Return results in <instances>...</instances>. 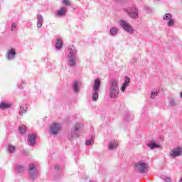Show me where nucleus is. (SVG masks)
<instances>
[{"label": "nucleus", "mask_w": 182, "mask_h": 182, "mask_svg": "<svg viewBox=\"0 0 182 182\" xmlns=\"http://www.w3.org/2000/svg\"><path fill=\"white\" fill-rule=\"evenodd\" d=\"M135 170L139 171V173H146L147 171V168L149 164H146L143 161H139L138 163L134 164Z\"/></svg>", "instance_id": "obj_1"}, {"label": "nucleus", "mask_w": 182, "mask_h": 182, "mask_svg": "<svg viewBox=\"0 0 182 182\" xmlns=\"http://www.w3.org/2000/svg\"><path fill=\"white\" fill-rule=\"evenodd\" d=\"M60 130H62V127H60V124L53 123L50 125V133L51 134L56 135L59 132H60Z\"/></svg>", "instance_id": "obj_2"}, {"label": "nucleus", "mask_w": 182, "mask_h": 182, "mask_svg": "<svg viewBox=\"0 0 182 182\" xmlns=\"http://www.w3.org/2000/svg\"><path fill=\"white\" fill-rule=\"evenodd\" d=\"M169 156H171V157H172L173 159H176V157L182 156V148L178 147L173 149L171 151Z\"/></svg>", "instance_id": "obj_3"}, {"label": "nucleus", "mask_w": 182, "mask_h": 182, "mask_svg": "<svg viewBox=\"0 0 182 182\" xmlns=\"http://www.w3.org/2000/svg\"><path fill=\"white\" fill-rule=\"evenodd\" d=\"M119 22L126 32H128L129 33H134V31H133V27H132L129 23H127L123 20H120Z\"/></svg>", "instance_id": "obj_4"}, {"label": "nucleus", "mask_w": 182, "mask_h": 182, "mask_svg": "<svg viewBox=\"0 0 182 182\" xmlns=\"http://www.w3.org/2000/svg\"><path fill=\"white\" fill-rule=\"evenodd\" d=\"M128 15L131 17V18H137L138 16V13H137V9H136V7H134L132 9H129L127 11Z\"/></svg>", "instance_id": "obj_5"}, {"label": "nucleus", "mask_w": 182, "mask_h": 182, "mask_svg": "<svg viewBox=\"0 0 182 182\" xmlns=\"http://www.w3.org/2000/svg\"><path fill=\"white\" fill-rule=\"evenodd\" d=\"M129 85H130V77H126L124 79V82L121 87V90L122 92H124V90H126V87H127Z\"/></svg>", "instance_id": "obj_6"}, {"label": "nucleus", "mask_w": 182, "mask_h": 182, "mask_svg": "<svg viewBox=\"0 0 182 182\" xmlns=\"http://www.w3.org/2000/svg\"><path fill=\"white\" fill-rule=\"evenodd\" d=\"M36 140V136H35V134H31V135L28 136V141L30 146H35Z\"/></svg>", "instance_id": "obj_7"}, {"label": "nucleus", "mask_w": 182, "mask_h": 182, "mask_svg": "<svg viewBox=\"0 0 182 182\" xmlns=\"http://www.w3.org/2000/svg\"><path fill=\"white\" fill-rule=\"evenodd\" d=\"M100 87V80L97 78V80H95L93 90H95V92H97Z\"/></svg>", "instance_id": "obj_8"}, {"label": "nucleus", "mask_w": 182, "mask_h": 182, "mask_svg": "<svg viewBox=\"0 0 182 182\" xmlns=\"http://www.w3.org/2000/svg\"><path fill=\"white\" fill-rule=\"evenodd\" d=\"M66 8L65 7H61L58 11V16H65L66 15Z\"/></svg>", "instance_id": "obj_9"}, {"label": "nucleus", "mask_w": 182, "mask_h": 182, "mask_svg": "<svg viewBox=\"0 0 182 182\" xmlns=\"http://www.w3.org/2000/svg\"><path fill=\"white\" fill-rule=\"evenodd\" d=\"M80 128V126L79 124L75 125V131L71 133V139H75V137H79L77 134H76V132L79 130Z\"/></svg>", "instance_id": "obj_10"}, {"label": "nucleus", "mask_w": 182, "mask_h": 182, "mask_svg": "<svg viewBox=\"0 0 182 182\" xmlns=\"http://www.w3.org/2000/svg\"><path fill=\"white\" fill-rule=\"evenodd\" d=\"M118 95H119V90L110 89V96H111V97L114 99V97H117Z\"/></svg>", "instance_id": "obj_11"}, {"label": "nucleus", "mask_w": 182, "mask_h": 182, "mask_svg": "<svg viewBox=\"0 0 182 182\" xmlns=\"http://www.w3.org/2000/svg\"><path fill=\"white\" fill-rule=\"evenodd\" d=\"M11 106V104H8L6 102L0 103V109H1L2 110H5V109H9Z\"/></svg>", "instance_id": "obj_12"}, {"label": "nucleus", "mask_w": 182, "mask_h": 182, "mask_svg": "<svg viewBox=\"0 0 182 182\" xmlns=\"http://www.w3.org/2000/svg\"><path fill=\"white\" fill-rule=\"evenodd\" d=\"M119 83L117 82V80H113L112 81L110 89L118 90V87H117Z\"/></svg>", "instance_id": "obj_13"}, {"label": "nucleus", "mask_w": 182, "mask_h": 182, "mask_svg": "<svg viewBox=\"0 0 182 182\" xmlns=\"http://www.w3.org/2000/svg\"><path fill=\"white\" fill-rule=\"evenodd\" d=\"M63 45V43H62V41L60 39H58L55 43L56 49H62Z\"/></svg>", "instance_id": "obj_14"}, {"label": "nucleus", "mask_w": 182, "mask_h": 182, "mask_svg": "<svg viewBox=\"0 0 182 182\" xmlns=\"http://www.w3.org/2000/svg\"><path fill=\"white\" fill-rule=\"evenodd\" d=\"M38 22H37V26L38 28H41L42 27V23L43 21V18L42 17V16H38Z\"/></svg>", "instance_id": "obj_15"}, {"label": "nucleus", "mask_w": 182, "mask_h": 182, "mask_svg": "<svg viewBox=\"0 0 182 182\" xmlns=\"http://www.w3.org/2000/svg\"><path fill=\"white\" fill-rule=\"evenodd\" d=\"M117 32H119V29L116 27H112L111 29H110V31H109V33L110 35H117Z\"/></svg>", "instance_id": "obj_16"}, {"label": "nucleus", "mask_w": 182, "mask_h": 182, "mask_svg": "<svg viewBox=\"0 0 182 182\" xmlns=\"http://www.w3.org/2000/svg\"><path fill=\"white\" fill-rule=\"evenodd\" d=\"M117 146H119V143L115 142L114 144H113V142H111L109 145V150H113L114 149H116Z\"/></svg>", "instance_id": "obj_17"}, {"label": "nucleus", "mask_w": 182, "mask_h": 182, "mask_svg": "<svg viewBox=\"0 0 182 182\" xmlns=\"http://www.w3.org/2000/svg\"><path fill=\"white\" fill-rule=\"evenodd\" d=\"M78 85H79V82L75 80L73 85V89L75 93H77V92H79V87H77Z\"/></svg>", "instance_id": "obj_18"}, {"label": "nucleus", "mask_w": 182, "mask_h": 182, "mask_svg": "<svg viewBox=\"0 0 182 182\" xmlns=\"http://www.w3.org/2000/svg\"><path fill=\"white\" fill-rule=\"evenodd\" d=\"M68 64L70 66H75V65H76V62L75 61V57H70Z\"/></svg>", "instance_id": "obj_19"}, {"label": "nucleus", "mask_w": 182, "mask_h": 182, "mask_svg": "<svg viewBox=\"0 0 182 182\" xmlns=\"http://www.w3.org/2000/svg\"><path fill=\"white\" fill-rule=\"evenodd\" d=\"M11 55H12V56H15L16 55V53H15V50H10L8 53V60H11V58L9 56H11Z\"/></svg>", "instance_id": "obj_20"}, {"label": "nucleus", "mask_w": 182, "mask_h": 182, "mask_svg": "<svg viewBox=\"0 0 182 182\" xmlns=\"http://www.w3.org/2000/svg\"><path fill=\"white\" fill-rule=\"evenodd\" d=\"M18 130H19V133L21 134H23L25 133H26V128L25 127H18Z\"/></svg>", "instance_id": "obj_21"}, {"label": "nucleus", "mask_w": 182, "mask_h": 182, "mask_svg": "<svg viewBox=\"0 0 182 182\" xmlns=\"http://www.w3.org/2000/svg\"><path fill=\"white\" fill-rule=\"evenodd\" d=\"M171 18H172L171 14H166L164 16L163 19H164V21H169L170 19H171Z\"/></svg>", "instance_id": "obj_22"}, {"label": "nucleus", "mask_w": 182, "mask_h": 182, "mask_svg": "<svg viewBox=\"0 0 182 182\" xmlns=\"http://www.w3.org/2000/svg\"><path fill=\"white\" fill-rule=\"evenodd\" d=\"M68 52L70 53V58H75V49L72 50V48H69Z\"/></svg>", "instance_id": "obj_23"}, {"label": "nucleus", "mask_w": 182, "mask_h": 182, "mask_svg": "<svg viewBox=\"0 0 182 182\" xmlns=\"http://www.w3.org/2000/svg\"><path fill=\"white\" fill-rule=\"evenodd\" d=\"M148 147H150V149H157L158 147H160V146L153 143V144H148Z\"/></svg>", "instance_id": "obj_24"}, {"label": "nucleus", "mask_w": 182, "mask_h": 182, "mask_svg": "<svg viewBox=\"0 0 182 182\" xmlns=\"http://www.w3.org/2000/svg\"><path fill=\"white\" fill-rule=\"evenodd\" d=\"M99 99V93L97 92H94L92 95V100L93 102H96Z\"/></svg>", "instance_id": "obj_25"}, {"label": "nucleus", "mask_w": 182, "mask_h": 182, "mask_svg": "<svg viewBox=\"0 0 182 182\" xmlns=\"http://www.w3.org/2000/svg\"><path fill=\"white\" fill-rule=\"evenodd\" d=\"M8 151L9 153H14L15 151V146L12 145H9Z\"/></svg>", "instance_id": "obj_26"}, {"label": "nucleus", "mask_w": 182, "mask_h": 182, "mask_svg": "<svg viewBox=\"0 0 182 182\" xmlns=\"http://www.w3.org/2000/svg\"><path fill=\"white\" fill-rule=\"evenodd\" d=\"M36 168V166H35V164H31L28 166V170L30 171H32V170H35Z\"/></svg>", "instance_id": "obj_27"}, {"label": "nucleus", "mask_w": 182, "mask_h": 182, "mask_svg": "<svg viewBox=\"0 0 182 182\" xmlns=\"http://www.w3.org/2000/svg\"><path fill=\"white\" fill-rule=\"evenodd\" d=\"M28 107H21V112H20V114L21 116H22V113H25V112H26Z\"/></svg>", "instance_id": "obj_28"}, {"label": "nucleus", "mask_w": 182, "mask_h": 182, "mask_svg": "<svg viewBox=\"0 0 182 182\" xmlns=\"http://www.w3.org/2000/svg\"><path fill=\"white\" fill-rule=\"evenodd\" d=\"M63 3L64 5H67V6H70L72 5V3L69 0H63Z\"/></svg>", "instance_id": "obj_29"}, {"label": "nucleus", "mask_w": 182, "mask_h": 182, "mask_svg": "<svg viewBox=\"0 0 182 182\" xmlns=\"http://www.w3.org/2000/svg\"><path fill=\"white\" fill-rule=\"evenodd\" d=\"M158 93H159V92H157V91L152 92L151 94V98L154 99V97H156V96H157Z\"/></svg>", "instance_id": "obj_30"}, {"label": "nucleus", "mask_w": 182, "mask_h": 182, "mask_svg": "<svg viewBox=\"0 0 182 182\" xmlns=\"http://www.w3.org/2000/svg\"><path fill=\"white\" fill-rule=\"evenodd\" d=\"M173 25H174V20H173V18H171L168 21V26H173Z\"/></svg>", "instance_id": "obj_31"}, {"label": "nucleus", "mask_w": 182, "mask_h": 182, "mask_svg": "<svg viewBox=\"0 0 182 182\" xmlns=\"http://www.w3.org/2000/svg\"><path fill=\"white\" fill-rule=\"evenodd\" d=\"M87 146H89L90 144H93V139H91L90 141H86Z\"/></svg>", "instance_id": "obj_32"}, {"label": "nucleus", "mask_w": 182, "mask_h": 182, "mask_svg": "<svg viewBox=\"0 0 182 182\" xmlns=\"http://www.w3.org/2000/svg\"><path fill=\"white\" fill-rule=\"evenodd\" d=\"M15 29H16V24L13 23L11 26V31H15Z\"/></svg>", "instance_id": "obj_33"}, {"label": "nucleus", "mask_w": 182, "mask_h": 182, "mask_svg": "<svg viewBox=\"0 0 182 182\" xmlns=\"http://www.w3.org/2000/svg\"><path fill=\"white\" fill-rule=\"evenodd\" d=\"M165 181H166V182H170V181H171L170 178H165Z\"/></svg>", "instance_id": "obj_34"}, {"label": "nucleus", "mask_w": 182, "mask_h": 182, "mask_svg": "<svg viewBox=\"0 0 182 182\" xmlns=\"http://www.w3.org/2000/svg\"><path fill=\"white\" fill-rule=\"evenodd\" d=\"M55 170H59V165H55Z\"/></svg>", "instance_id": "obj_35"}, {"label": "nucleus", "mask_w": 182, "mask_h": 182, "mask_svg": "<svg viewBox=\"0 0 182 182\" xmlns=\"http://www.w3.org/2000/svg\"><path fill=\"white\" fill-rule=\"evenodd\" d=\"M31 177H33V173H31Z\"/></svg>", "instance_id": "obj_36"}, {"label": "nucleus", "mask_w": 182, "mask_h": 182, "mask_svg": "<svg viewBox=\"0 0 182 182\" xmlns=\"http://www.w3.org/2000/svg\"><path fill=\"white\" fill-rule=\"evenodd\" d=\"M180 182H182V178H181V179Z\"/></svg>", "instance_id": "obj_37"}]
</instances>
